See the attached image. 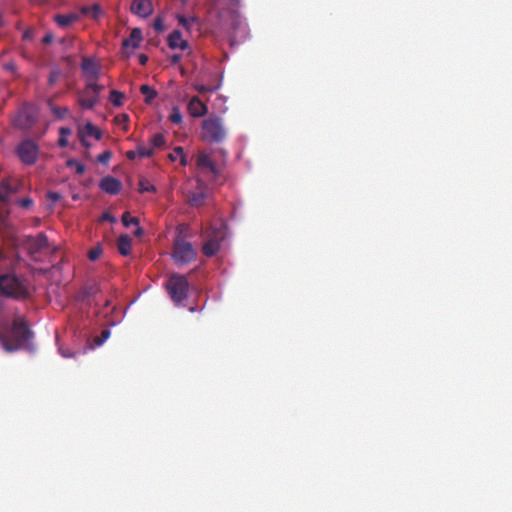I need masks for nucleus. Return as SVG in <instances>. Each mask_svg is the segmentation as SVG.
I'll use <instances>...</instances> for the list:
<instances>
[{
    "label": "nucleus",
    "mask_w": 512,
    "mask_h": 512,
    "mask_svg": "<svg viewBox=\"0 0 512 512\" xmlns=\"http://www.w3.org/2000/svg\"><path fill=\"white\" fill-rule=\"evenodd\" d=\"M131 12L142 18H146L153 12L152 2L150 0H133Z\"/></svg>",
    "instance_id": "2eb2a0df"
},
{
    "label": "nucleus",
    "mask_w": 512,
    "mask_h": 512,
    "mask_svg": "<svg viewBox=\"0 0 512 512\" xmlns=\"http://www.w3.org/2000/svg\"><path fill=\"white\" fill-rule=\"evenodd\" d=\"M138 59H139V63H140L141 65H146V63H147V61H148V56H147V55H145V54H140V55H139V57H138Z\"/></svg>",
    "instance_id": "8fccbe9b"
},
{
    "label": "nucleus",
    "mask_w": 512,
    "mask_h": 512,
    "mask_svg": "<svg viewBox=\"0 0 512 512\" xmlns=\"http://www.w3.org/2000/svg\"><path fill=\"white\" fill-rule=\"evenodd\" d=\"M53 40V35L51 33H46V35L43 37L42 42L45 44L51 43Z\"/></svg>",
    "instance_id": "de8ad7c7"
},
{
    "label": "nucleus",
    "mask_w": 512,
    "mask_h": 512,
    "mask_svg": "<svg viewBox=\"0 0 512 512\" xmlns=\"http://www.w3.org/2000/svg\"><path fill=\"white\" fill-rule=\"evenodd\" d=\"M27 37H29L28 32H26V33L24 34V38H27Z\"/></svg>",
    "instance_id": "6e6d98bb"
},
{
    "label": "nucleus",
    "mask_w": 512,
    "mask_h": 512,
    "mask_svg": "<svg viewBox=\"0 0 512 512\" xmlns=\"http://www.w3.org/2000/svg\"><path fill=\"white\" fill-rule=\"evenodd\" d=\"M102 253V249L100 246H96L92 249L89 250L88 252V258L89 260L91 261H95L99 258V256L101 255Z\"/></svg>",
    "instance_id": "f704fd0d"
},
{
    "label": "nucleus",
    "mask_w": 512,
    "mask_h": 512,
    "mask_svg": "<svg viewBox=\"0 0 512 512\" xmlns=\"http://www.w3.org/2000/svg\"><path fill=\"white\" fill-rule=\"evenodd\" d=\"M65 133H66V136H67L70 133V130L68 128H66Z\"/></svg>",
    "instance_id": "5fc2aeb1"
},
{
    "label": "nucleus",
    "mask_w": 512,
    "mask_h": 512,
    "mask_svg": "<svg viewBox=\"0 0 512 512\" xmlns=\"http://www.w3.org/2000/svg\"><path fill=\"white\" fill-rule=\"evenodd\" d=\"M79 137L83 145L90 146L87 139L92 137L95 140H100L102 137V132L92 123H87L79 130Z\"/></svg>",
    "instance_id": "ddd939ff"
},
{
    "label": "nucleus",
    "mask_w": 512,
    "mask_h": 512,
    "mask_svg": "<svg viewBox=\"0 0 512 512\" xmlns=\"http://www.w3.org/2000/svg\"><path fill=\"white\" fill-rule=\"evenodd\" d=\"M195 90L199 93H206V92H213L215 91L218 87H210V86H206L204 84H196L194 86Z\"/></svg>",
    "instance_id": "e433bc0d"
},
{
    "label": "nucleus",
    "mask_w": 512,
    "mask_h": 512,
    "mask_svg": "<svg viewBox=\"0 0 512 512\" xmlns=\"http://www.w3.org/2000/svg\"><path fill=\"white\" fill-rule=\"evenodd\" d=\"M166 289L171 299L180 304L187 298L189 282L184 275L172 274L166 283Z\"/></svg>",
    "instance_id": "39448f33"
},
{
    "label": "nucleus",
    "mask_w": 512,
    "mask_h": 512,
    "mask_svg": "<svg viewBox=\"0 0 512 512\" xmlns=\"http://www.w3.org/2000/svg\"><path fill=\"white\" fill-rule=\"evenodd\" d=\"M23 247L35 261H42L43 256L47 255L50 251L48 239L44 233H38L36 236H27L23 240Z\"/></svg>",
    "instance_id": "f03ea898"
},
{
    "label": "nucleus",
    "mask_w": 512,
    "mask_h": 512,
    "mask_svg": "<svg viewBox=\"0 0 512 512\" xmlns=\"http://www.w3.org/2000/svg\"><path fill=\"white\" fill-rule=\"evenodd\" d=\"M168 45L171 49L186 50L189 47L187 40L183 39L182 33L179 30H174L168 36Z\"/></svg>",
    "instance_id": "f3484780"
},
{
    "label": "nucleus",
    "mask_w": 512,
    "mask_h": 512,
    "mask_svg": "<svg viewBox=\"0 0 512 512\" xmlns=\"http://www.w3.org/2000/svg\"><path fill=\"white\" fill-rule=\"evenodd\" d=\"M55 22L60 26L64 27V14H58L55 16Z\"/></svg>",
    "instance_id": "c03bdc74"
},
{
    "label": "nucleus",
    "mask_w": 512,
    "mask_h": 512,
    "mask_svg": "<svg viewBox=\"0 0 512 512\" xmlns=\"http://www.w3.org/2000/svg\"><path fill=\"white\" fill-rule=\"evenodd\" d=\"M32 203H33V201L30 198H23V199L19 200V205L24 208H30Z\"/></svg>",
    "instance_id": "79ce46f5"
},
{
    "label": "nucleus",
    "mask_w": 512,
    "mask_h": 512,
    "mask_svg": "<svg viewBox=\"0 0 512 512\" xmlns=\"http://www.w3.org/2000/svg\"><path fill=\"white\" fill-rule=\"evenodd\" d=\"M208 195V186L202 180H197L195 189L187 194V201L190 206L199 208L205 204Z\"/></svg>",
    "instance_id": "6e6552de"
},
{
    "label": "nucleus",
    "mask_w": 512,
    "mask_h": 512,
    "mask_svg": "<svg viewBox=\"0 0 512 512\" xmlns=\"http://www.w3.org/2000/svg\"><path fill=\"white\" fill-rule=\"evenodd\" d=\"M142 233H143V230H142V228H140V227H138V228H137V230L135 231V235H136V236H139V235H141Z\"/></svg>",
    "instance_id": "864d4df0"
},
{
    "label": "nucleus",
    "mask_w": 512,
    "mask_h": 512,
    "mask_svg": "<svg viewBox=\"0 0 512 512\" xmlns=\"http://www.w3.org/2000/svg\"><path fill=\"white\" fill-rule=\"evenodd\" d=\"M31 331L27 322L17 317L13 320L12 326L6 327V333L0 332V343L2 347L8 351L13 352L20 349L30 338Z\"/></svg>",
    "instance_id": "f257e3e1"
},
{
    "label": "nucleus",
    "mask_w": 512,
    "mask_h": 512,
    "mask_svg": "<svg viewBox=\"0 0 512 512\" xmlns=\"http://www.w3.org/2000/svg\"><path fill=\"white\" fill-rule=\"evenodd\" d=\"M140 92L145 96V102L147 104H150L157 96V91L146 84L140 87Z\"/></svg>",
    "instance_id": "b1692460"
},
{
    "label": "nucleus",
    "mask_w": 512,
    "mask_h": 512,
    "mask_svg": "<svg viewBox=\"0 0 512 512\" xmlns=\"http://www.w3.org/2000/svg\"><path fill=\"white\" fill-rule=\"evenodd\" d=\"M181 58H182L181 55L174 54V55L171 56L170 60H171V63L177 64V63H179L181 61Z\"/></svg>",
    "instance_id": "09e8293b"
},
{
    "label": "nucleus",
    "mask_w": 512,
    "mask_h": 512,
    "mask_svg": "<svg viewBox=\"0 0 512 512\" xmlns=\"http://www.w3.org/2000/svg\"><path fill=\"white\" fill-rule=\"evenodd\" d=\"M156 189H155V186L154 185H151L147 180L145 179H141L139 181V192L140 193H144V192H154Z\"/></svg>",
    "instance_id": "2f4dec72"
},
{
    "label": "nucleus",
    "mask_w": 512,
    "mask_h": 512,
    "mask_svg": "<svg viewBox=\"0 0 512 512\" xmlns=\"http://www.w3.org/2000/svg\"><path fill=\"white\" fill-rule=\"evenodd\" d=\"M137 154L140 158L151 157L153 155V148H147L144 145H138Z\"/></svg>",
    "instance_id": "473e14b6"
},
{
    "label": "nucleus",
    "mask_w": 512,
    "mask_h": 512,
    "mask_svg": "<svg viewBox=\"0 0 512 512\" xmlns=\"http://www.w3.org/2000/svg\"><path fill=\"white\" fill-rule=\"evenodd\" d=\"M223 235L221 232H213L208 235V239L202 246V252L206 257L214 256L219 250Z\"/></svg>",
    "instance_id": "9b49d317"
},
{
    "label": "nucleus",
    "mask_w": 512,
    "mask_h": 512,
    "mask_svg": "<svg viewBox=\"0 0 512 512\" xmlns=\"http://www.w3.org/2000/svg\"><path fill=\"white\" fill-rule=\"evenodd\" d=\"M112 157V153L111 151L109 150H106L104 151L103 153L99 154L98 157H97V160L101 163V164H107L109 162V160L111 159Z\"/></svg>",
    "instance_id": "c9c22d12"
},
{
    "label": "nucleus",
    "mask_w": 512,
    "mask_h": 512,
    "mask_svg": "<svg viewBox=\"0 0 512 512\" xmlns=\"http://www.w3.org/2000/svg\"><path fill=\"white\" fill-rule=\"evenodd\" d=\"M47 197L52 201L55 202L56 200H59L61 198V195L59 193L55 192H49L47 194Z\"/></svg>",
    "instance_id": "37998d69"
},
{
    "label": "nucleus",
    "mask_w": 512,
    "mask_h": 512,
    "mask_svg": "<svg viewBox=\"0 0 512 512\" xmlns=\"http://www.w3.org/2000/svg\"><path fill=\"white\" fill-rule=\"evenodd\" d=\"M99 292L100 287L97 283L86 284L74 295V301L89 306L91 298Z\"/></svg>",
    "instance_id": "9d476101"
},
{
    "label": "nucleus",
    "mask_w": 512,
    "mask_h": 512,
    "mask_svg": "<svg viewBox=\"0 0 512 512\" xmlns=\"http://www.w3.org/2000/svg\"><path fill=\"white\" fill-rule=\"evenodd\" d=\"M110 335L111 332L109 329H103L101 334L93 339L94 345L97 347L101 346L110 337Z\"/></svg>",
    "instance_id": "393cba45"
},
{
    "label": "nucleus",
    "mask_w": 512,
    "mask_h": 512,
    "mask_svg": "<svg viewBox=\"0 0 512 512\" xmlns=\"http://www.w3.org/2000/svg\"><path fill=\"white\" fill-rule=\"evenodd\" d=\"M103 90V86L96 82H88L81 92L78 102L85 109H92L99 100V94Z\"/></svg>",
    "instance_id": "0eeeda50"
},
{
    "label": "nucleus",
    "mask_w": 512,
    "mask_h": 512,
    "mask_svg": "<svg viewBox=\"0 0 512 512\" xmlns=\"http://www.w3.org/2000/svg\"><path fill=\"white\" fill-rule=\"evenodd\" d=\"M168 158L172 161V162H175L176 160L179 159L180 161V164L182 166H186L187 165V159H186V155L184 154V150L182 147L180 146H177L174 148L173 152L170 153L168 155Z\"/></svg>",
    "instance_id": "5701e85b"
},
{
    "label": "nucleus",
    "mask_w": 512,
    "mask_h": 512,
    "mask_svg": "<svg viewBox=\"0 0 512 512\" xmlns=\"http://www.w3.org/2000/svg\"><path fill=\"white\" fill-rule=\"evenodd\" d=\"M132 240L128 235H121L117 240V248L121 255L127 256L131 252Z\"/></svg>",
    "instance_id": "aec40b11"
},
{
    "label": "nucleus",
    "mask_w": 512,
    "mask_h": 512,
    "mask_svg": "<svg viewBox=\"0 0 512 512\" xmlns=\"http://www.w3.org/2000/svg\"><path fill=\"white\" fill-rule=\"evenodd\" d=\"M128 119H129V117L127 114H122V115L116 117V120L118 121V123H126V122H128Z\"/></svg>",
    "instance_id": "49530a36"
},
{
    "label": "nucleus",
    "mask_w": 512,
    "mask_h": 512,
    "mask_svg": "<svg viewBox=\"0 0 512 512\" xmlns=\"http://www.w3.org/2000/svg\"><path fill=\"white\" fill-rule=\"evenodd\" d=\"M99 187L107 194L116 195L120 192L122 183L115 177L106 176L100 181Z\"/></svg>",
    "instance_id": "4468645a"
},
{
    "label": "nucleus",
    "mask_w": 512,
    "mask_h": 512,
    "mask_svg": "<svg viewBox=\"0 0 512 512\" xmlns=\"http://www.w3.org/2000/svg\"><path fill=\"white\" fill-rule=\"evenodd\" d=\"M177 19H178L179 24L182 25L186 29H190V24L195 21L194 17L186 18L183 15H178Z\"/></svg>",
    "instance_id": "72a5a7b5"
},
{
    "label": "nucleus",
    "mask_w": 512,
    "mask_h": 512,
    "mask_svg": "<svg viewBox=\"0 0 512 512\" xmlns=\"http://www.w3.org/2000/svg\"><path fill=\"white\" fill-rule=\"evenodd\" d=\"M65 61H66V66L72 65V60L70 59V57L66 56Z\"/></svg>",
    "instance_id": "603ef678"
},
{
    "label": "nucleus",
    "mask_w": 512,
    "mask_h": 512,
    "mask_svg": "<svg viewBox=\"0 0 512 512\" xmlns=\"http://www.w3.org/2000/svg\"><path fill=\"white\" fill-rule=\"evenodd\" d=\"M66 167L74 168L77 174H83L85 171V165L77 160H67Z\"/></svg>",
    "instance_id": "bb28decb"
},
{
    "label": "nucleus",
    "mask_w": 512,
    "mask_h": 512,
    "mask_svg": "<svg viewBox=\"0 0 512 512\" xmlns=\"http://www.w3.org/2000/svg\"><path fill=\"white\" fill-rule=\"evenodd\" d=\"M169 120L173 124H180L182 122V114L178 107H173L171 114L169 115Z\"/></svg>",
    "instance_id": "7c9ffc66"
},
{
    "label": "nucleus",
    "mask_w": 512,
    "mask_h": 512,
    "mask_svg": "<svg viewBox=\"0 0 512 512\" xmlns=\"http://www.w3.org/2000/svg\"><path fill=\"white\" fill-rule=\"evenodd\" d=\"M62 76V72L60 70H55V71H52L50 76H49V79H48V83L50 86H53L55 84V82Z\"/></svg>",
    "instance_id": "4c0bfd02"
},
{
    "label": "nucleus",
    "mask_w": 512,
    "mask_h": 512,
    "mask_svg": "<svg viewBox=\"0 0 512 512\" xmlns=\"http://www.w3.org/2000/svg\"><path fill=\"white\" fill-rule=\"evenodd\" d=\"M17 154L24 164L32 165L38 157V146L31 140H25L19 144Z\"/></svg>",
    "instance_id": "1a4fd4ad"
},
{
    "label": "nucleus",
    "mask_w": 512,
    "mask_h": 512,
    "mask_svg": "<svg viewBox=\"0 0 512 512\" xmlns=\"http://www.w3.org/2000/svg\"><path fill=\"white\" fill-rule=\"evenodd\" d=\"M37 118L38 109L36 106L25 103L18 109L12 121L15 128L29 131L36 124Z\"/></svg>",
    "instance_id": "423d86ee"
},
{
    "label": "nucleus",
    "mask_w": 512,
    "mask_h": 512,
    "mask_svg": "<svg viewBox=\"0 0 512 512\" xmlns=\"http://www.w3.org/2000/svg\"><path fill=\"white\" fill-rule=\"evenodd\" d=\"M202 139L211 142H222L226 137V130L222 121L218 117H209L202 122L201 126Z\"/></svg>",
    "instance_id": "20e7f679"
},
{
    "label": "nucleus",
    "mask_w": 512,
    "mask_h": 512,
    "mask_svg": "<svg viewBox=\"0 0 512 512\" xmlns=\"http://www.w3.org/2000/svg\"><path fill=\"white\" fill-rule=\"evenodd\" d=\"M79 13L80 15H84L94 20H97L99 16L102 14V10L98 4H93L92 6L81 7Z\"/></svg>",
    "instance_id": "412c9836"
},
{
    "label": "nucleus",
    "mask_w": 512,
    "mask_h": 512,
    "mask_svg": "<svg viewBox=\"0 0 512 512\" xmlns=\"http://www.w3.org/2000/svg\"><path fill=\"white\" fill-rule=\"evenodd\" d=\"M58 133H59L58 145L60 147H64V126L59 127Z\"/></svg>",
    "instance_id": "a19ab883"
},
{
    "label": "nucleus",
    "mask_w": 512,
    "mask_h": 512,
    "mask_svg": "<svg viewBox=\"0 0 512 512\" xmlns=\"http://www.w3.org/2000/svg\"><path fill=\"white\" fill-rule=\"evenodd\" d=\"M187 109L192 117H202L208 111L207 105L203 103L197 96H193L190 99Z\"/></svg>",
    "instance_id": "dca6fc26"
},
{
    "label": "nucleus",
    "mask_w": 512,
    "mask_h": 512,
    "mask_svg": "<svg viewBox=\"0 0 512 512\" xmlns=\"http://www.w3.org/2000/svg\"><path fill=\"white\" fill-rule=\"evenodd\" d=\"M171 255L175 263L182 266L195 261L197 251L193 245L185 239L174 238Z\"/></svg>",
    "instance_id": "7ed1b4c3"
},
{
    "label": "nucleus",
    "mask_w": 512,
    "mask_h": 512,
    "mask_svg": "<svg viewBox=\"0 0 512 512\" xmlns=\"http://www.w3.org/2000/svg\"><path fill=\"white\" fill-rule=\"evenodd\" d=\"M153 148H161L165 145V137L162 133H156L151 138Z\"/></svg>",
    "instance_id": "c85d7f7f"
},
{
    "label": "nucleus",
    "mask_w": 512,
    "mask_h": 512,
    "mask_svg": "<svg viewBox=\"0 0 512 512\" xmlns=\"http://www.w3.org/2000/svg\"><path fill=\"white\" fill-rule=\"evenodd\" d=\"M142 31L139 28H134L130 36L123 40L122 46L124 48L131 47L132 49H136L140 46V43L142 41Z\"/></svg>",
    "instance_id": "6ab92c4d"
},
{
    "label": "nucleus",
    "mask_w": 512,
    "mask_h": 512,
    "mask_svg": "<svg viewBox=\"0 0 512 512\" xmlns=\"http://www.w3.org/2000/svg\"><path fill=\"white\" fill-rule=\"evenodd\" d=\"M137 156H138V154H137V150H136V151H134V150H130V151H127V152H126V157H127L129 160H134Z\"/></svg>",
    "instance_id": "a18cd8bd"
},
{
    "label": "nucleus",
    "mask_w": 512,
    "mask_h": 512,
    "mask_svg": "<svg viewBox=\"0 0 512 512\" xmlns=\"http://www.w3.org/2000/svg\"><path fill=\"white\" fill-rule=\"evenodd\" d=\"M74 39H75L74 36H70V35L66 34V38H65L66 45L68 44V42H72Z\"/></svg>",
    "instance_id": "3c124183"
},
{
    "label": "nucleus",
    "mask_w": 512,
    "mask_h": 512,
    "mask_svg": "<svg viewBox=\"0 0 512 512\" xmlns=\"http://www.w3.org/2000/svg\"><path fill=\"white\" fill-rule=\"evenodd\" d=\"M80 18L79 12L66 14V26L71 25L72 23L78 21Z\"/></svg>",
    "instance_id": "58836bf2"
},
{
    "label": "nucleus",
    "mask_w": 512,
    "mask_h": 512,
    "mask_svg": "<svg viewBox=\"0 0 512 512\" xmlns=\"http://www.w3.org/2000/svg\"><path fill=\"white\" fill-rule=\"evenodd\" d=\"M124 95L123 93L117 91V90H112L110 92V97H109V100L110 102L114 105V106H121L122 105V99H123Z\"/></svg>",
    "instance_id": "a878e982"
},
{
    "label": "nucleus",
    "mask_w": 512,
    "mask_h": 512,
    "mask_svg": "<svg viewBox=\"0 0 512 512\" xmlns=\"http://www.w3.org/2000/svg\"><path fill=\"white\" fill-rule=\"evenodd\" d=\"M153 27L156 31H162L164 27L163 20L159 17L156 18L154 20Z\"/></svg>",
    "instance_id": "ea45409f"
},
{
    "label": "nucleus",
    "mask_w": 512,
    "mask_h": 512,
    "mask_svg": "<svg viewBox=\"0 0 512 512\" xmlns=\"http://www.w3.org/2000/svg\"><path fill=\"white\" fill-rule=\"evenodd\" d=\"M81 69L83 74L89 79L88 82H96L100 69L94 60L84 57L82 59Z\"/></svg>",
    "instance_id": "f8f14e48"
},
{
    "label": "nucleus",
    "mask_w": 512,
    "mask_h": 512,
    "mask_svg": "<svg viewBox=\"0 0 512 512\" xmlns=\"http://www.w3.org/2000/svg\"><path fill=\"white\" fill-rule=\"evenodd\" d=\"M122 222L126 227L130 225H139V219L137 217H132L129 212L123 213Z\"/></svg>",
    "instance_id": "c756f323"
},
{
    "label": "nucleus",
    "mask_w": 512,
    "mask_h": 512,
    "mask_svg": "<svg viewBox=\"0 0 512 512\" xmlns=\"http://www.w3.org/2000/svg\"><path fill=\"white\" fill-rule=\"evenodd\" d=\"M106 306H109L110 305V301L107 300L106 303H105Z\"/></svg>",
    "instance_id": "4d7b16f0"
},
{
    "label": "nucleus",
    "mask_w": 512,
    "mask_h": 512,
    "mask_svg": "<svg viewBox=\"0 0 512 512\" xmlns=\"http://www.w3.org/2000/svg\"><path fill=\"white\" fill-rule=\"evenodd\" d=\"M197 166L202 170H208L213 175H218V169L215 162L206 153H200L197 157Z\"/></svg>",
    "instance_id": "a211bd4d"
},
{
    "label": "nucleus",
    "mask_w": 512,
    "mask_h": 512,
    "mask_svg": "<svg viewBox=\"0 0 512 512\" xmlns=\"http://www.w3.org/2000/svg\"><path fill=\"white\" fill-rule=\"evenodd\" d=\"M189 226L187 224H179L176 227V237L175 238H182L185 239L189 236Z\"/></svg>",
    "instance_id": "cd10ccee"
},
{
    "label": "nucleus",
    "mask_w": 512,
    "mask_h": 512,
    "mask_svg": "<svg viewBox=\"0 0 512 512\" xmlns=\"http://www.w3.org/2000/svg\"><path fill=\"white\" fill-rule=\"evenodd\" d=\"M71 355L66 351L65 357H70Z\"/></svg>",
    "instance_id": "13d9d810"
},
{
    "label": "nucleus",
    "mask_w": 512,
    "mask_h": 512,
    "mask_svg": "<svg viewBox=\"0 0 512 512\" xmlns=\"http://www.w3.org/2000/svg\"><path fill=\"white\" fill-rule=\"evenodd\" d=\"M59 96L50 97L47 101V104L50 108L51 113L55 116L56 119H62L64 116L63 109L60 104L57 103V99Z\"/></svg>",
    "instance_id": "4be33fe9"
}]
</instances>
